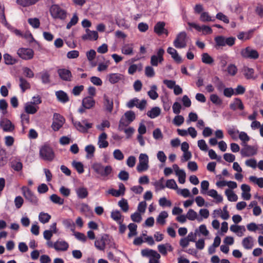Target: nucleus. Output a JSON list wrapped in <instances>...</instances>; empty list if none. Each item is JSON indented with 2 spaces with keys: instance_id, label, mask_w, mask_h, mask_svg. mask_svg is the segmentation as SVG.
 <instances>
[{
  "instance_id": "1",
  "label": "nucleus",
  "mask_w": 263,
  "mask_h": 263,
  "mask_svg": "<svg viewBox=\"0 0 263 263\" xmlns=\"http://www.w3.org/2000/svg\"><path fill=\"white\" fill-rule=\"evenodd\" d=\"M91 168L97 178L103 181H107L111 178L114 175V169L110 165H104L100 162H96L91 165Z\"/></svg>"
},
{
  "instance_id": "2",
  "label": "nucleus",
  "mask_w": 263,
  "mask_h": 263,
  "mask_svg": "<svg viewBox=\"0 0 263 263\" xmlns=\"http://www.w3.org/2000/svg\"><path fill=\"white\" fill-rule=\"evenodd\" d=\"M51 16L54 19L64 21L67 17V11L58 5H52L50 8Z\"/></svg>"
},
{
  "instance_id": "3",
  "label": "nucleus",
  "mask_w": 263,
  "mask_h": 263,
  "mask_svg": "<svg viewBox=\"0 0 263 263\" xmlns=\"http://www.w3.org/2000/svg\"><path fill=\"white\" fill-rule=\"evenodd\" d=\"M136 118V115L133 111L129 110L124 113L119 123V129L122 130L124 127L127 126Z\"/></svg>"
},
{
  "instance_id": "4",
  "label": "nucleus",
  "mask_w": 263,
  "mask_h": 263,
  "mask_svg": "<svg viewBox=\"0 0 263 263\" xmlns=\"http://www.w3.org/2000/svg\"><path fill=\"white\" fill-rule=\"evenodd\" d=\"M46 244L49 248H53L57 252H65L69 248V243L62 239H58L56 241H47Z\"/></svg>"
},
{
  "instance_id": "5",
  "label": "nucleus",
  "mask_w": 263,
  "mask_h": 263,
  "mask_svg": "<svg viewBox=\"0 0 263 263\" xmlns=\"http://www.w3.org/2000/svg\"><path fill=\"white\" fill-rule=\"evenodd\" d=\"M39 154L41 158L45 161H51L54 158L52 148L47 145H44L40 148Z\"/></svg>"
},
{
  "instance_id": "6",
  "label": "nucleus",
  "mask_w": 263,
  "mask_h": 263,
  "mask_svg": "<svg viewBox=\"0 0 263 263\" xmlns=\"http://www.w3.org/2000/svg\"><path fill=\"white\" fill-rule=\"evenodd\" d=\"M165 51L162 48H159L156 51V53L151 57L150 63L152 66L157 67L164 61Z\"/></svg>"
},
{
  "instance_id": "7",
  "label": "nucleus",
  "mask_w": 263,
  "mask_h": 263,
  "mask_svg": "<svg viewBox=\"0 0 263 263\" xmlns=\"http://www.w3.org/2000/svg\"><path fill=\"white\" fill-rule=\"evenodd\" d=\"M187 34L185 31L178 33L173 42L174 46L178 49L185 48L186 46Z\"/></svg>"
},
{
  "instance_id": "8",
  "label": "nucleus",
  "mask_w": 263,
  "mask_h": 263,
  "mask_svg": "<svg viewBox=\"0 0 263 263\" xmlns=\"http://www.w3.org/2000/svg\"><path fill=\"white\" fill-rule=\"evenodd\" d=\"M74 127L82 133H86L88 130L92 128L93 124L88 122L87 119L82 120L80 121L73 122Z\"/></svg>"
},
{
  "instance_id": "9",
  "label": "nucleus",
  "mask_w": 263,
  "mask_h": 263,
  "mask_svg": "<svg viewBox=\"0 0 263 263\" xmlns=\"http://www.w3.org/2000/svg\"><path fill=\"white\" fill-rule=\"evenodd\" d=\"M0 128L4 132L12 133L15 129V125L10 120L2 117L0 118Z\"/></svg>"
},
{
  "instance_id": "10",
  "label": "nucleus",
  "mask_w": 263,
  "mask_h": 263,
  "mask_svg": "<svg viewBox=\"0 0 263 263\" xmlns=\"http://www.w3.org/2000/svg\"><path fill=\"white\" fill-rule=\"evenodd\" d=\"M139 162L137 166L138 172H143L148 168V157L146 154H140L139 157Z\"/></svg>"
},
{
  "instance_id": "11",
  "label": "nucleus",
  "mask_w": 263,
  "mask_h": 263,
  "mask_svg": "<svg viewBox=\"0 0 263 263\" xmlns=\"http://www.w3.org/2000/svg\"><path fill=\"white\" fill-rule=\"evenodd\" d=\"M23 194L26 200L34 205H37L38 199L33 192L27 187L23 186L22 188Z\"/></svg>"
},
{
  "instance_id": "12",
  "label": "nucleus",
  "mask_w": 263,
  "mask_h": 263,
  "mask_svg": "<svg viewBox=\"0 0 263 263\" xmlns=\"http://www.w3.org/2000/svg\"><path fill=\"white\" fill-rule=\"evenodd\" d=\"M53 120L51 127L54 131H58L59 130L65 122V119L64 117L57 113L54 114Z\"/></svg>"
},
{
  "instance_id": "13",
  "label": "nucleus",
  "mask_w": 263,
  "mask_h": 263,
  "mask_svg": "<svg viewBox=\"0 0 263 263\" xmlns=\"http://www.w3.org/2000/svg\"><path fill=\"white\" fill-rule=\"evenodd\" d=\"M244 147L241 149L240 153L242 157H251L255 155L257 152V147L247 144L243 145Z\"/></svg>"
},
{
  "instance_id": "14",
  "label": "nucleus",
  "mask_w": 263,
  "mask_h": 263,
  "mask_svg": "<svg viewBox=\"0 0 263 263\" xmlns=\"http://www.w3.org/2000/svg\"><path fill=\"white\" fill-rule=\"evenodd\" d=\"M187 24L190 27L195 29L197 31L202 32V33L203 35L210 34L213 32L212 28L210 26L205 25L200 26L196 23L191 22H189Z\"/></svg>"
},
{
  "instance_id": "15",
  "label": "nucleus",
  "mask_w": 263,
  "mask_h": 263,
  "mask_svg": "<svg viewBox=\"0 0 263 263\" xmlns=\"http://www.w3.org/2000/svg\"><path fill=\"white\" fill-rule=\"evenodd\" d=\"M57 73L62 80L66 82L72 81V76L70 70L66 68H60L58 69Z\"/></svg>"
},
{
  "instance_id": "16",
  "label": "nucleus",
  "mask_w": 263,
  "mask_h": 263,
  "mask_svg": "<svg viewBox=\"0 0 263 263\" xmlns=\"http://www.w3.org/2000/svg\"><path fill=\"white\" fill-rule=\"evenodd\" d=\"M17 54L21 58L27 60L33 57L34 52L31 49L22 48L18 50Z\"/></svg>"
},
{
  "instance_id": "17",
  "label": "nucleus",
  "mask_w": 263,
  "mask_h": 263,
  "mask_svg": "<svg viewBox=\"0 0 263 263\" xmlns=\"http://www.w3.org/2000/svg\"><path fill=\"white\" fill-rule=\"evenodd\" d=\"M243 57L251 59H257L259 57V54L257 50L252 49L249 47L246 48L241 51Z\"/></svg>"
},
{
  "instance_id": "18",
  "label": "nucleus",
  "mask_w": 263,
  "mask_h": 263,
  "mask_svg": "<svg viewBox=\"0 0 263 263\" xmlns=\"http://www.w3.org/2000/svg\"><path fill=\"white\" fill-rule=\"evenodd\" d=\"M219 60V65L221 68V70L224 71H227L229 73H230V65H229L227 67L228 62L229 61V57L226 54H222L218 57Z\"/></svg>"
},
{
  "instance_id": "19",
  "label": "nucleus",
  "mask_w": 263,
  "mask_h": 263,
  "mask_svg": "<svg viewBox=\"0 0 263 263\" xmlns=\"http://www.w3.org/2000/svg\"><path fill=\"white\" fill-rule=\"evenodd\" d=\"M239 134V138L242 142V145L246 144V143L250 140V137L247 134L244 132L239 133L238 130L236 131L234 129L231 128V138L235 139L237 134Z\"/></svg>"
},
{
  "instance_id": "20",
  "label": "nucleus",
  "mask_w": 263,
  "mask_h": 263,
  "mask_svg": "<svg viewBox=\"0 0 263 263\" xmlns=\"http://www.w3.org/2000/svg\"><path fill=\"white\" fill-rule=\"evenodd\" d=\"M165 23L164 22H158L154 26V31L158 35L165 34L168 35V31L165 28Z\"/></svg>"
},
{
  "instance_id": "21",
  "label": "nucleus",
  "mask_w": 263,
  "mask_h": 263,
  "mask_svg": "<svg viewBox=\"0 0 263 263\" xmlns=\"http://www.w3.org/2000/svg\"><path fill=\"white\" fill-rule=\"evenodd\" d=\"M216 43L215 47L217 48L219 47H223L226 45L230 46V37L226 38L223 36H217L214 38Z\"/></svg>"
},
{
  "instance_id": "22",
  "label": "nucleus",
  "mask_w": 263,
  "mask_h": 263,
  "mask_svg": "<svg viewBox=\"0 0 263 263\" xmlns=\"http://www.w3.org/2000/svg\"><path fill=\"white\" fill-rule=\"evenodd\" d=\"M98 38V34L96 31H91L89 29H86V34L82 36L83 40H97Z\"/></svg>"
},
{
  "instance_id": "23",
  "label": "nucleus",
  "mask_w": 263,
  "mask_h": 263,
  "mask_svg": "<svg viewBox=\"0 0 263 263\" xmlns=\"http://www.w3.org/2000/svg\"><path fill=\"white\" fill-rule=\"evenodd\" d=\"M157 248L159 253L163 256H166L167 254V251L172 252L173 250V248L169 243L159 245Z\"/></svg>"
},
{
  "instance_id": "24",
  "label": "nucleus",
  "mask_w": 263,
  "mask_h": 263,
  "mask_svg": "<svg viewBox=\"0 0 263 263\" xmlns=\"http://www.w3.org/2000/svg\"><path fill=\"white\" fill-rule=\"evenodd\" d=\"M107 79L111 84H115L124 79V76L119 73H112L108 74Z\"/></svg>"
},
{
  "instance_id": "25",
  "label": "nucleus",
  "mask_w": 263,
  "mask_h": 263,
  "mask_svg": "<svg viewBox=\"0 0 263 263\" xmlns=\"http://www.w3.org/2000/svg\"><path fill=\"white\" fill-rule=\"evenodd\" d=\"M167 52L171 55L172 58L177 63H180L182 62V59L179 55L177 51L172 47H169L167 49Z\"/></svg>"
},
{
  "instance_id": "26",
  "label": "nucleus",
  "mask_w": 263,
  "mask_h": 263,
  "mask_svg": "<svg viewBox=\"0 0 263 263\" xmlns=\"http://www.w3.org/2000/svg\"><path fill=\"white\" fill-rule=\"evenodd\" d=\"M82 105L87 109H90L95 106V101L92 97H86L82 100Z\"/></svg>"
},
{
  "instance_id": "27",
  "label": "nucleus",
  "mask_w": 263,
  "mask_h": 263,
  "mask_svg": "<svg viewBox=\"0 0 263 263\" xmlns=\"http://www.w3.org/2000/svg\"><path fill=\"white\" fill-rule=\"evenodd\" d=\"M55 95L58 100L62 103H66L69 100V97L67 93L63 90L57 91Z\"/></svg>"
},
{
  "instance_id": "28",
  "label": "nucleus",
  "mask_w": 263,
  "mask_h": 263,
  "mask_svg": "<svg viewBox=\"0 0 263 263\" xmlns=\"http://www.w3.org/2000/svg\"><path fill=\"white\" fill-rule=\"evenodd\" d=\"M107 135L105 133H102L98 138V145L100 148H106L108 146V142L106 141Z\"/></svg>"
},
{
  "instance_id": "29",
  "label": "nucleus",
  "mask_w": 263,
  "mask_h": 263,
  "mask_svg": "<svg viewBox=\"0 0 263 263\" xmlns=\"http://www.w3.org/2000/svg\"><path fill=\"white\" fill-rule=\"evenodd\" d=\"M110 217L115 221L118 224H120L124 221L123 216L121 212L117 210H112L110 213Z\"/></svg>"
},
{
  "instance_id": "30",
  "label": "nucleus",
  "mask_w": 263,
  "mask_h": 263,
  "mask_svg": "<svg viewBox=\"0 0 263 263\" xmlns=\"http://www.w3.org/2000/svg\"><path fill=\"white\" fill-rule=\"evenodd\" d=\"M75 192L78 198L79 199L86 198L88 195V192L87 188L84 186L76 188Z\"/></svg>"
},
{
  "instance_id": "31",
  "label": "nucleus",
  "mask_w": 263,
  "mask_h": 263,
  "mask_svg": "<svg viewBox=\"0 0 263 263\" xmlns=\"http://www.w3.org/2000/svg\"><path fill=\"white\" fill-rule=\"evenodd\" d=\"M38 109L39 107L37 106H35L30 102H28L25 104L24 109L27 114H34L37 112Z\"/></svg>"
},
{
  "instance_id": "32",
  "label": "nucleus",
  "mask_w": 263,
  "mask_h": 263,
  "mask_svg": "<svg viewBox=\"0 0 263 263\" xmlns=\"http://www.w3.org/2000/svg\"><path fill=\"white\" fill-rule=\"evenodd\" d=\"M216 185L219 187L227 186L228 189L226 191V194L229 201H230V181L220 180L216 182Z\"/></svg>"
},
{
  "instance_id": "33",
  "label": "nucleus",
  "mask_w": 263,
  "mask_h": 263,
  "mask_svg": "<svg viewBox=\"0 0 263 263\" xmlns=\"http://www.w3.org/2000/svg\"><path fill=\"white\" fill-rule=\"evenodd\" d=\"M231 231L236 233L237 236L241 237L246 231V228L244 226L233 224L231 225Z\"/></svg>"
},
{
  "instance_id": "34",
  "label": "nucleus",
  "mask_w": 263,
  "mask_h": 263,
  "mask_svg": "<svg viewBox=\"0 0 263 263\" xmlns=\"http://www.w3.org/2000/svg\"><path fill=\"white\" fill-rule=\"evenodd\" d=\"M104 98V105L105 107V109L109 112H111L113 109V101L112 99L109 98V97L104 95L103 96Z\"/></svg>"
},
{
  "instance_id": "35",
  "label": "nucleus",
  "mask_w": 263,
  "mask_h": 263,
  "mask_svg": "<svg viewBox=\"0 0 263 263\" xmlns=\"http://www.w3.org/2000/svg\"><path fill=\"white\" fill-rule=\"evenodd\" d=\"M199 20L202 22H215V17L211 16L208 12H202L201 13Z\"/></svg>"
},
{
  "instance_id": "36",
  "label": "nucleus",
  "mask_w": 263,
  "mask_h": 263,
  "mask_svg": "<svg viewBox=\"0 0 263 263\" xmlns=\"http://www.w3.org/2000/svg\"><path fill=\"white\" fill-rule=\"evenodd\" d=\"M244 106L241 100L239 98H235L233 102L231 103V109L242 110Z\"/></svg>"
},
{
  "instance_id": "37",
  "label": "nucleus",
  "mask_w": 263,
  "mask_h": 263,
  "mask_svg": "<svg viewBox=\"0 0 263 263\" xmlns=\"http://www.w3.org/2000/svg\"><path fill=\"white\" fill-rule=\"evenodd\" d=\"M95 246L99 250L104 251L105 249V242L104 235L101 236L100 238L97 239L95 241Z\"/></svg>"
},
{
  "instance_id": "38",
  "label": "nucleus",
  "mask_w": 263,
  "mask_h": 263,
  "mask_svg": "<svg viewBox=\"0 0 263 263\" xmlns=\"http://www.w3.org/2000/svg\"><path fill=\"white\" fill-rule=\"evenodd\" d=\"M161 114V109L159 107H153L147 112V116L151 119H154L158 117Z\"/></svg>"
},
{
  "instance_id": "39",
  "label": "nucleus",
  "mask_w": 263,
  "mask_h": 263,
  "mask_svg": "<svg viewBox=\"0 0 263 263\" xmlns=\"http://www.w3.org/2000/svg\"><path fill=\"white\" fill-rule=\"evenodd\" d=\"M40 74L41 75V79L43 84H47L50 83V74L48 71H47V70H44L42 72H41Z\"/></svg>"
},
{
  "instance_id": "40",
  "label": "nucleus",
  "mask_w": 263,
  "mask_h": 263,
  "mask_svg": "<svg viewBox=\"0 0 263 263\" xmlns=\"http://www.w3.org/2000/svg\"><path fill=\"white\" fill-rule=\"evenodd\" d=\"M253 32V30H250L247 32H241L237 35V37L242 41L249 40L252 37Z\"/></svg>"
},
{
  "instance_id": "41",
  "label": "nucleus",
  "mask_w": 263,
  "mask_h": 263,
  "mask_svg": "<svg viewBox=\"0 0 263 263\" xmlns=\"http://www.w3.org/2000/svg\"><path fill=\"white\" fill-rule=\"evenodd\" d=\"M157 90V86L156 85H153L151 86L150 90L147 92L149 97L153 100L157 99L159 97Z\"/></svg>"
},
{
  "instance_id": "42",
  "label": "nucleus",
  "mask_w": 263,
  "mask_h": 263,
  "mask_svg": "<svg viewBox=\"0 0 263 263\" xmlns=\"http://www.w3.org/2000/svg\"><path fill=\"white\" fill-rule=\"evenodd\" d=\"M122 53L125 55H132L133 53V45L127 44L124 45L121 48Z\"/></svg>"
},
{
  "instance_id": "43",
  "label": "nucleus",
  "mask_w": 263,
  "mask_h": 263,
  "mask_svg": "<svg viewBox=\"0 0 263 263\" xmlns=\"http://www.w3.org/2000/svg\"><path fill=\"white\" fill-rule=\"evenodd\" d=\"M63 224L67 229H70L72 232H74L75 224L71 219H65L62 221Z\"/></svg>"
},
{
  "instance_id": "44",
  "label": "nucleus",
  "mask_w": 263,
  "mask_h": 263,
  "mask_svg": "<svg viewBox=\"0 0 263 263\" xmlns=\"http://www.w3.org/2000/svg\"><path fill=\"white\" fill-rule=\"evenodd\" d=\"M28 114L26 112L21 115V124L23 131H24L25 128L26 127L25 125L29 124L30 122V117Z\"/></svg>"
},
{
  "instance_id": "45",
  "label": "nucleus",
  "mask_w": 263,
  "mask_h": 263,
  "mask_svg": "<svg viewBox=\"0 0 263 263\" xmlns=\"http://www.w3.org/2000/svg\"><path fill=\"white\" fill-rule=\"evenodd\" d=\"M207 194L214 199H215L217 202H220L222 200V197L220 195L218 194L217 192L214 189H211L206 192Z\"/></svg>"
},
{
  "instance_id": "46",
  "label": "nucleus",
  "mask_w": 263,
  "mask_h": 263,
  "mask_svg": "<svg viewBox=\"0 0 263 263\" xmlns=\"http://www.w3.org/2000/svg\"><path fill=\"white\" fill-rule=\"evenodd\" d=\"M20 87L23 92H25L26 90L30 88V85L29 83L22 77H20Z\"/></svg>"
},
{
  "instance_id": "47",
  "label": "nucleus",
  "mask_w": 263,
  "mask_h": 263,
  "mask_svg": "<svg viewBox=\"0 0 263 263\" xmlns=\"http://www.w3.org/2000/svg\"><path fill=\"white\" fill-rule=\"evenodd\" d=\"M164 181V179L163 177H162L159 180L152 182V184L155 186L156 191L163 190L165 187Z\"/></svg>"
},
{
  "instance_id": "48",
  "label": "nucleus",
  "mask_w": 263,
  "mask_h": 263,
  "mask_svg": "<svg viewBox=\"0 0 263 263\" xmlns=\"http://www.w3.org/2000/svg\"><path fill=\"white\" fill-rule=\"evenodd\" d=\"M254 70L253 68L249 67H244L243 68V74L247 79H253L255 78L254 77Z\"/></svg>"
},
{
  "instance_id": "49",
  "label": "nucleus",
  "mask_w": 263,
  "mask_h": 263,
  "mask_svg": "<svg viewBox=\"0 0 263 263\" xmlns=\"http://www.w3.org/2000/svg\"><path fill=\"white\" fill-rule=\"evenodd\" d=\"M186 217L190 220H194L196 219L199 221H201L202 219L200 218H197V213L193 209H189L188 212L186 213Z\"/></svg>"
},
{
  "instance_id": "50",
  "label": "nucleus",
  "mask_w": 263,
  "mask_h": 263,
  "mask_svg": "<svg viewBox=\"0 0 263 263\" xmlns=\"http://www.w3.org/2000/svg\"><path fill=\"white\" fill-rule=\"evenodd\" d=\"M85 151L87 153L86 156L87 159H91L93 157L95 151V147L93 145L91 144L87 145L85 148Z\"/></svg>"
},
{
  "instance_id": "51",
  "label": "nucleus",
  "mask_w": 263,
  "mask_h": 263,
  "mask_svg": "<svg viewBox=\"0 0 263 263\" xmlns=\"http://www.w3.org/2000/svg\"><path fill=\"white\" fill-rule=\"evenodd\" d=\"M246 88L242 85H239L235 89L231 88V96L241 95L245 93Z\"/></svg>"
},
{
  "instance_id": "52",
  "label": "nucleus",
  "mask_w": 263,
  "mask_h": 263,
  "mask_svg": "<svg viewBox=\"0 0 263 263\" xmlns=\"http://www.w3.org/2000/svg\"><path fill=\"white\" fill-rule=\"evenodd\" d=\"M243 247L246 249H250L253 247V238L251 236L245 238L242 240Z\"/></svg>"
},
{
  "instance_id": "53",
  "label": "nucleus",
  "mask_w": 263,
  "mask_h": 263,
  "mask_svg": "<svg viewBox=\"0 0 263 263\" xmlns=\"http://www.w3.org/2000/svg\"><path fill=\"white\" fill-rule=\"evenodd\" d=\"M11 167L15 171L19 172L22 170L23 164L17 160H13L10 162Z\"/></svg>"
},
{
  "instance_id": "54",
  "label": "nucleus",
  "mask_w": 263,
  "mask_h": 263,
  "mask_svg": "<svg viewBox=\"0 0 263 263\" xmlns=\"http://www.w3.org/2000/svg\"><path fill=\"white\" fill-rule=\"evenodd\" d=\"M0 23L4 25L9 30L13 29V27L7 22L4 11H0Z\"/></svg>"
},
{
  "instance_id": "55",
  "label": "nucleus",
  "mask_w": 263,
  "mask_h": 263,
  "mask_svg": "<svg viewBox=\"0 0 263 263\" xmlns=\"http://www.w3.org/2000/svg\"><path fill=\"white\" fill-rule=\"evenodd\" d=\"M201 61L203 63L209 65L212 64L214 61L213 58L208 53H203L201 54Z\"/></svg>"
},
{
  "instance_id": "56",
  "label": "nucleus",
  "mask_w": 263,
  "mask_h": 263,
  "mask_svg": "<svg viewBox=\"0 0 263 263\" xmlns=\"http://www.w3.org/2000/svg\"><path fill=\"white\" fill-rule=\"evenodd\" d=\"M49 198L50 200L55 204L62 205L64 203V199L55 194H52Z\"/></svg>"
},
{
  "instance_id": "57",
  "label": "nucleus",
  "mask_w": 263,
  "mask_h": 263,
  "mask_svg": "<svg viewBox=\"0 0 263 263\" xmlns=\"http://www.w3.org/2000/svg\"><path fill=\"white\" fill-rule=\"evenodd\" d=\"M168 217V214L166 211H162L158 215L156 220L157 222L163 225L165 223V219Z\"/></svg>"
},
{
  "instance_id": "58",
  "label": "nucleus",
  "mask_w": 263,
  "mask_h": 263,
  "mask_svg": "<svg viewBox=\"0 0 263 263\" xmlns=\"http://www.w3.org/2000/svg\"><path fill=\"white\" fill-rule=\"evenodd\" d=\"M50 219L51 216L47 213L41 212L39 215V221L43 224L47 223Z\"/></svg>"
},
{
  "instance_id": "59",
  "label": "nucleus",
  "mask_w": 263,
  "mask_h": 263,
  "mask_svg": "<svg viewBox=\"0 0 263 263\" xmlns=\"http://www.w3.org/2000/svg\"><path fill=\"white\" fill-rule=\"evenodd\" d=\"M105 246L107 245L110 248L116 249V245L113 238L107 234H104Z\"/></svg>"
},
{
  "instance_id": "60",
  "label": "nucleus",
  "mask_w": 263,
  "mask_h": 263,
  "mask_svg": "<svg viewBox=\"0 0 263 263\" xmlns=\"http://www.w3.org/2000/svg\"><path fill=\"white\" fill-rule=\"evenodd\" d=\"M128 228L129 230V232L128 233V236L129 237H132L133 236H135L137 235V226L135 223H130L128 226Z\"/></svg>"
},
{
  "instance_id": "61",
  "label": "nucleus",
  "mask_w": 263,
  "mask_h": 263,
  "mask_svg": "<svg viewBox=\"0 0 263 263\" xmlns=\"http://www.w3.org/2000/svg\"><path fill=\"white\" fill-rule=\"evenodd\" d=\"M142 66L141 64H132L128 68V73L129 74H134L137 70H141L142 69Z\"/></svg>"
},
{
  "instance_id": "62",
  "label": "nucleus",
  "mask_w": 263,
  "mask_h": 263,
  "mask_svg": "<svg viewBox=\"0 0 263 263\" xmlns=\"http://www.w3.org/2000/svg\"><path fill=\"white\" fill-rule=\"evenodd\" d=\"M3 57L4 62L6 65H13L16 62V60L13 58L12 56L8 53L4 54Z\"/></svg>"
},
{
  "instance_id": "63",
  "label": "nucleus",
  "mask_w": 263,
  "mask_h": 263,
  "mask_svg": "<svg viewBox=\"0 0 263 263\" xmlns=\"http://www.w3.org/2000/svg\"><path fill=\"white\" fill-rule=\"evenodd\" d=\"M118 204L123 212H126L128 211L129 205L127 200L123 198L118 202Z\"/></svg>"
},
{
  "instance_id": "64",
  "label": "nucleus",
  "mask_w": 263,
  "mask_h": 263,
  "mask_svg": "<svg viewBox=\"0 0 263 263\" xmlns=\"http://www.w3.org/2000/svg\"><path fill=\"white\" fill-rule=\"evenodd\" d=\"M249 180L257 184L259 187H263V178L260 177L258 178L255 176H251L249 177Z\"/></svg>"
}]
</instances>
